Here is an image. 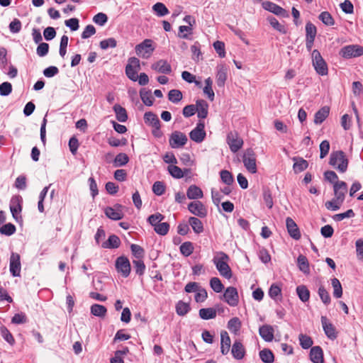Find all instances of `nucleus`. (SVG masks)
<instances>
[{
    "label": "nucleus",
    "instance_id": "63",
    "mask_svg": "<svg viewBox=\"0 0 363 363\" xmlns=\"http://www.w3.org/2000/svg\"><path fill=\"white\" fill-rule=\"evenodd\" d=\"M12 91V85L10 82H5L0 84V95L6 96Z\"/></svg>",
    "mask_w": 363,
    "mask_h": 363
},
{
    "label": "nucleus",
    "instance_id": "42",
    "mask_svg": "<svg viewBox=\"0 0 363 363\" xmlns=\"http://www.w3.org/2000/svg\"><path fill=\"white\" fill-rule=\"evenodd\" d=\"M191 308L188 303H185L182 301H178L176 305V312L180 316H184L189 313Z\"/></svg>",
    "mask_w": 363,
    "mask_h": 363
},
{
    "label": "nucleus",
    "instance_id": "40",
    "mask_svg": "<svg viewBox=\"0 0 363 363\" xmlns=\"http://www.w3.org/2000/svg\"><path fill=\"white\" fill-rule=\"evenodd\" d=\"M259 357L264 363H272L274 361V356L269 349H264L259 352Z\"/></svg>",
    "mask_w": 363,
    "mask_h": 363
},
{
    "label": "nucleus",
    "instance_id": "2",
    "mask_svg": "<svg viewBox=\"0 0 363 363\" xmlns=\"http://www.w3.org/2000/svg\"><path fill=\"white\" fill-rule=\"evenodd\" d=\"M228 255L223 252H220L213 259L220 274L226 279H230L232 277V271L228 264Z\"/></svg>",
    "mask_w": 363,
    "mask_h": 363
},
{
    "label": "nucleus",
    "instance_id": "17",
    "mask_svg": "<svg viewBox=\"0 0 363 363\" xmlns=\"http://www.w3.org/2000/svg\"><path fill=\"white\" fill-rule=\"evenodd\" d=\"M286 225L289 235L294 240H298L301 235L294 220L291 218L287 217L286 219Z\"/></svg>",
    "mask_w": 363,
    "mask_h": 363
},
{
    "label": "nucleus",
    "instance_id": "21",
    "mask_svg": "<svg viewBox=\"0 0 363 363\" xmlns=\"http://www.w3.org/2000/svg\"><path fill=\"white\" fill-rule=\"evenodd\" d=\"M310 359L313 363H323V351L320 346H314L311 348Z\"/></svg>",
    "mask_w": 363,
    "mask_h": 363
},
{
    "label": "nucleus",
    "instance_id": "52",
    "mask_svg": "<svg viewBox=\"0 0 363 363\" xmlns=\"http://www.w3.org/2000/svg\"><path fill=\"white\" fill-rule=\"evenodd\" d=\"M294 160H296V162L294 164L293 168L296 172H301L305 170L308 166V162L303 158L298 160L294 158Z\"/></svg>",
    "mask_w": 363,
    "mask_h": 363
},
{
    "label": "nucleus",
    "instance_id": "59",
    "mask_svg": "<svg viewBox=\"0 0 363 363\" xmlns=\"http://www.w3.org/2000/svg\"><path fill=\"white\" fill-rule=\"evenodd\" d=\"M169 229V225L168 223L164 222V223H160L159 224L154 226L155 231L160 235H165L167 234Z\"/></svg>",
    "mask_w": 363,
    "mask_h": 363
},
{
    "label": "nucleus",
    "instance_id": "6",
    "mask_svg": "<svg viewBox=\"0 0 363 363\" xmlns=\"http://www.w3.org/2000/svg\"><path fill=\"white\" fill-rule=\"evenodd\" d=\"M242 162L245 168L252 174L257 172L256 156L252 148H247L242 156Z\"/></svg>",
    "mask_w": 363,
    "mask_h": 363
},
{
    "label": "nucleus",
    "instance_id": "29",
    "mask_svg": "<svg viewBox=\"0 0 363 363\" xmlns=\"http://www.w3.org/2000/svg\"><path fill=\"white\" fill-rule=\"evenodd\" d=\"M297 265L300 271L305 274L310 273L309 262L307 257L303 255H300L297 258Z\"/></svg>",
    "mask_w": 363,
    "mask_h": 363
},
{
    "label": "nucleus",
    "instance_id": "7",
    "mask_svg": "<svg viewBox=\"0 0 363 363\" xmlns=\"http://www.w3.org/2000/svg\"><path fill=\"white\" fill-rule=\"evenodd\" d=\"M115 267L118 273L126 278L131 271V266L129 259L125 256L118 257L115 262Z\"/></svg>",
    "mask_w": 363,
    "mask_h": 363
},
{
    "label": "nucleus",
    "instance_id": "37",
    "mask_svg": "<svg viewBox=\"0 0 363 363\" xmlns=\"http://www.w3.org/2000/svg\"><path fill=\"white\" fill-rule=\"evenodd\" d=\"M188 209L191 213L200 218H203L207 215L206 206H188Z\"/></svg>",
    "mask_w": 363,
    "mask_h": 363
},
{
    "label": "nucleus",
    "instance_id": "36",
    "mask_svg": "<svg viewBox=\"0 0 363 363\" xmlns=\"http://www.w3.org/2000/svg\"><path fill=\"white\" fill-rule=\"evenodd\" d=\"M296 293L298 298L303 302H306L310 298V291L304 285H300L296 287Z\"/></svg>",
    "mask_w": 363,
    "mask_h": 363
},
{
    "label": "nucleus",
    "instance_id": "24",
    "mask_svg": "<svg viewBox=\"0 0 363 363\" xmlns=\"http://www.w3.org/2000/svg\"><path fill=\"white\" fill-rule=\"evenodd\" d=\"M220 352L223 355L227 354L230 348V338L226 331L220 333Z\"/></svg>",
    "mask_w": 363,
    "mask_h": 363
},
{
    "label": "nucleus",
    "instance_id": "44",
    "mask_svg": "<svg viewBox=\"0 0 363 363\" xmlns=\"http://www.w3.org/2000/svg\"><path fill=\"white\" fill-rule=\"evenodd\" d=\"M194 245L191 242L186 241L182 243L179 247L180 252L184 257L190 256L194 252Z\"/></svg>",
    "mask_w": 363,
    "mask_h": 363
},
{
    "label": "nucleus",
    "instance_id": "31",
    "mask_svg": "<svg viewBox=\"0 0 363 363\" xmlns=\"http://www.w3.org/2000/svg\"><path fill=\"white\" fill-rule=\"evenodd\" d=\"M144 121L146 124L151 125L152 128L160 125L157 116L151 111L146 112L144 114Z\"/></svg>",
    "mask_w": 363,
    "mask_h": 363
},
{
    "label": "nucleus",
    "instance_id": "32",
    "mask_svg": "<svg viewBox=\"0 0 363 363\" xmlns=\"http://www.w3.org/2000/svg\"><path fill=\"white\" fill-rule=\"evenodd\" d=\"M186 196L189 199H197L203 196V191L196 185H191L186 191Z\"/></svg>",
    "mask_w": 363,
    "mask_h": 363
},
{
    "label": "nucleus",
    "instance_id": "34",
    "mask_svg": "<svg viewBox=\"0 0 363 363\" xmlns=\"http://www.w3.org/2000/svg\"><path fill=\"white\" fill-rule=\"evenodd\" d=\"M199 313L203 320L213 319L216 317V310L213 308H201Z\"/></svg>",
    "mask_w": 363,
    "mask_h": 363
},
{
    "label": "nucleus",
    "instance_id": "45",
    "mask_svg": "<svg viewBox=\"0 0 363 363\" xmlns=\"http://www.w3.org/2000/svg\"><path fill=\"white\" fill-rule=\"evenodd\" d=\"M331 284L333 288V296L335 298H340L342 296V288L340 281L337 278L331 279Z\"/></svg>",
    "mask_w": 363,
    "mask_h": 363
},
{
    "label": "nucleus",
    "instance_id": "49",
    "mask_svg": "<svg viewBox=\"0 0 363 363\" xmlns=\"http://www.w3.org/2000/svg\"><path fill=\"white\" fill-rule=\"evenodd\" d=\"M152 9L158 16H164L169 13V10L166 6L160 2H157L154 4Z\"/></svg>",
    "mask_w": 363,
    "mask_h": 363
},
{
    "label": "nucleus",
    "instance_id": "38",
    "mask_svg": "<svg viewBox=\"0 0 363 363\" xmlns=\"http://www.w3.org/2000/svg\"><path fill=\"white\" fill-rule=\"evenodd\" d=\"M106 313L107 309L104 306L95 303L91 306V313L95 316L103 318Z\"/></svg>",
    "mask_w": 363,
    "mask_h": 363
},
{
    "label": "nucleus",
    "instance_id": "15",
    "mask_svg": "<svg viewBox=\"0 0 363 363\" xmlns=\"http://www.w3.org/2000/svg\"><path fill=\"white\" fill-rule=\"evenodd\" d=\"M227 143L233 152H237L243 145V140L237 133H230L227 136Z\"/></svg>",
    "mask_w": 363,
    "mask_h": 363
},
{
    "label": "nucleus",
    "instance_id": "12",
    "mask_svg": "<svg viewBox=\"0 0 363 363\" xmlns=\"http://www.w3.org/2000/svg\"><path fill=\"white\" fill-rule=\"evenodd\" d=\"M204 122L199 121V122L196 125V127L194 129H193L189 133V137L191 140L196 143H201L206 137V132L204 130Z\"/></svg>",
    "mask_w": 363,
    "mask_h": 363
},
{
    "label": "nucleus",
    "instance_id": "62",
    "mask_svg": "<svg viewBox=\"0 0 363 363\" xmlns=\"http://www.w3.org/2000/svg\"><path fill=\"white\" fill-rule=\"evenodd\" d=\"M131 252L137 259H140L144 255V250L142 247L136 244H132L130 245Z\"/></svg>",
    "mask_w": 363,
    "mask_h": 363
},
{
    "label": "nucleus",
    "instance_id": "5",
    "mask_svg": "<svg viewBox=\"0 0 363 363\" xmlns=\"http://www.w3.org/2000/svg\"><path fill=\"white\" fill-rule=\"evenodd\" d=\"M140 69V60L135 57H130L125 67V74L132 81L136 82L138 76V72Z\"/></svg>",
    "mask_w": 363,
    "mask_h": 363
},
{
    "label": "nucleus",
    "instance_id": "43",
    "mask_svg": "<svg viewBox=\"0 0 363 363\" xmlns=\"http://www.w3.org/2000/svg\"><path fill=\"white\" fill-rule=\"evenodd\" d=\"M298 340L300 342V345L303 349L307 350L312 347L313 341L310 336L304 334H300L298 336Z\"/></svg>",
    "mask_w": 363,
    "mask_h": 363
},
{
    "label": "nucleus",
    "instance_id": "20",
    "mask_svg": "<svg viewBox=\"0 0 363 363\" xmlns=\"http://www.w3.org/2000/svg\"><path fill=\"white\" fill-rule=\"evenodd\" d=\"M114 206L116 208H113L111 206H108L104 209V213H105L106 216L108 218H109L110 219L115 220H121L123 216V213L121 209H120V207L121 206Z\"/></svg>",
    "mask_w": 363,
    "mask_h": 363
},
{
    "label": "nucleus",
    "instance_id": "60",
    "mask_svg": "<svg viewBox=\"0 0 363 363\" xmlns=\"http://www.w3.org/2000/svg\"><path fill=\"white\" fill-rule=\"evenodd\" d=\"M100 48L102 50H106L109 48H114L117 45V41L113 38H109L108 39L103 40L100 42Z\"/></svg>",
    "mask_w": 363,
    "mask_h": 363
},
{
    "label": "nucleus",
    "instance_id": "13",
    "mask_svg": "<svg viewBox=\"0 0 363 363\" xmlns=\"http://www.w3.org/2000/svg\"><path fill=\"white\" fill-rule=\"evenodd\" d=\"M262 7L265 10L272 12L277 16L284 18H288L289 16V13L285 9L273 2L268 1H264L262 3Z\"/></svg>",
    "mask_w": 363,
    "mask_h": 363
},
{
    "label": "nucleus",
    "instance_id": "30",
    "mask_svg": "<svg viewBox=\"0 0 363 363\" xmlns=\"http://www.w3.org/2000/svg\"><path fill=\"white\" fill-rule=\"evenodd\" d=\"M113 109L116 113V119L124 123L128 120V114L126 110L119 104H115Z\"/></svg>",
    "mask_w": 363,
    "mask_h": 363
},
{
    "label": "nucleus",
    "instance_id": "10",
    "mask_svg": "<svg viewBox=\"0 0 363 363\" xmlns=\"http://www.w3.org/2000/svg\"><path fill=\"white\" fill-rule=\"evenodd\" d=\"M224 301L230 306H237L239 303V296L238 290L235 287L229 286L225 290L223 295Z\"/></svg>",
    "mask_w": 363,
    "mask_h": 363
},
{
    "label": "nucleus",
    "instance_id": "39",
    "mask_svg": "<svg viewBox=\"0 0 363 363\" xmlns=\"http://www.w3.org/2000/svg\"><path fill=\"white\" fill-rule=\"evenodd\" d=\"M267 20L269 23V24L273 27L274 29L277 30V31L283 34H285L286 33V29L285 26L279 23L277 19L274 16H268Z\"/></svg>",
    "mask_w": 363,
    "mask_h": 363
},
{
    "label": "nucleus",
    "instance_id": "8",
    "mask_svg": "<svg viewBox=\"0 0 363 363\" xmlns=\"http://www.w3.org/2000/svg\"><path fill=\"white\" fill-rule=\"evenodd\" d=\"M340 55L346 59L359 57L363 55V47L357 45H350L343 47Z\"/></svg>",
    "mask_w": 363,
    "mask_h": 363
},
{
    "label": "nucleus",
    "instance_id": "22",
    "mask_svg": "<svg viewBox=\"0 0 363 363\" xmlns=\"http://www.w3.org/2000/svg\"><path fill=\"white\" fill-rule=\"evenodd\" d=\"M259 335L266 342H272L274 339V329L269 325H264L259 329Z\"/></svg>",
    "mask_w": 363,
    "mask_h": 363
},
{
    "label": "nucleus",
    "instance_id": "16",
    "mask_svg": "<svg viewBox=\"0 0 363 363\" xmlns=\"http://www.w3.org/2000/svg\"><path fill=\"white\" fill-rule=\"evenodd\" d=\"M334 192L335 202L341 203L345 199V196L347 192V185L345 182H337L334 186Z\"/></svg>",
    "mask_w": 363,
    "mask_h": 363
},
{
    "label": "nucleus",
    "instance_id": "28",
    "mask_svg": "<svg viewBox=\"0 0 363 363\" xmlns=\"http://www.w3.org/2000/svg\"><path fill=\"white\" fill-rule=\"evenodd\" d=\"M212 200L214 204H233L228 200H223L224 196L220 190L212 189L211 190Z\"/></svg>",
    "mask_w": 363,
    "mask_h": 363
},
{
    "label": "nucleus",
    "instance_id": "18",
    "mask_svg": "<svg viewBox=\"0 0 363 363\" xmlns=\"http://www.w3.org/2000/svg\"><path fill=\"white\" fill-rule=\"evenodd\" d=\"M245 352V349L242 343L239 340H235L231 349V353L233 357L235 359L240 360L244 358Z\"/></svg>",
    "mask_w": 363,
    "mask_h": 363
},
{
    "label": "nucleus",
    "instance_id": "56",
    "mask_svg": "<svg viewBox=\"0 0 363 363\" xmlns=\"http://www.w3.org/2000/svg\"><path fill=\"white\" fill-rule=\"evenodd\" d=\"M318 293L323 303L328 306L330 303L331 298L329 293L327 291L325 287L323 286H320L318 288Z\"/></svg>",
    "mask_w": 363,
    "mask_h": 363
},
{
    "label": "nucleus",
    "instance_id": "61",
    "mask_svg": "<svg viewBox=\"0 0 363 363\" xmlns=\"http://www.w3.org/2000/svg\"><path fill=\"white\" fill-rule=\"evenodd\" d=\"M1 335L3 338L10 345H13L15 342V340L10 333V331L4 326L1 327Z\"/></svg>",
    "mask_w": 363,
    "mask_h": 363
},
{
    "label": "nucleus",
    "instance_id": "57",
    "mask_svg": "<svg viewBox=\"0 0 363 363\" xmlns=\"http://www.w3.org/2000/svg\"><path fill=\"white\" fill-rule=\"evenodd\" d=\"M318 18L326 26H333L335 24L333 18L328 11L320 13Z\"/></svg>",
    "mask_w": 363,
    "mask_h": 363
},
{
    "label": "nucleus",
    "instance_id": "64",
    "mask_svg": "<svg viewBox=\"0 0 363 363\" xmlns=\"http://www.w3.org/2000/svg\"><path fill=\"white\" fill-rule=\"evenodd\" d=\"M208 297L207 291L205 289L199 288L195 294V301L197 303L203 302Z\"/></svg>",
    "mask_w": 363,
    "mask_h": 363
},
{
    "label": "nucleus",
    "instance_id": "33",
    "mask_svg": "<svg viewBox=\"0 0 363 363\" xmlns=\"http://www.w3.org/2000/svg\"><path fill=\"white\" fill-rule=\"evenodd\" d=\"M140 96L143 102L147 106H151L153 104L154 98L152 96L150 90L142 89L140 91Z\"/></svg>",
    "mask_w": 363,
    "mask_h": 363
},
{
    "label": "nucleus",
    "instance_id": "53",
    "mask_svg": "<svg viewBox=\"0 0 363 363\" xmlns=\"http://www.w3.org/2000/svg\"><path fill=\"white\" fill-rule=\"evenodd\" d=\"M317 33L316 27L311 22L306 25V38L315 40Z\"/></svg>",
    "mask_w": 363,
    "mask_h": 363
},
{
    "label": "nucleus",
    "instance_id": "58",
    "mask_svg": "<svg viewBox=\"0 0 363 363\" xmlns=\"http://www.w3.org/2000/svg\"><path fill=\"white\" fill-rule=\"evenodd\" d=\"M167 169L169 173L174 178L181 179L184 177V172L182 169L176 165H169Z\"/></svg>",
    "mask_w": 363,
    "mask_h": 363
},
{
    "label": "nucleus",
    "instance_id": "23",
    "mask_svg": "<svg viewBox=\"0 0 363 363\" xmlns=\"http://www.w3.org/2000/svg\"><path fill=\"white\" fill-rule=\"evenodd\" d=\"M208 104L203 99H199L196 102V111L199 118L204 119L208 116Z\"/></svg>",
    "mask_w": 363,
    "mask_h": 363
},
{
    "label": "nucleus",
    "instance_id": "51",
    "mask_svg": "<svg viewBox=\"0 0 363 363\" xmlns=\"http://www.w3.org/2000/svg\"><path fill=\"white\" fill-rule=\"evenodd\" d=\"M16 230V226L11 223H6L0 227V233L6 236H11L15 233Z\"/></svg>",
    "mask_w": 363,
    "mask_h": 363
},
{
    "label": "nucleus",
    "instance_id": "46",
    "mask_svg": "<svg viewBox=\"0 0 363 363\" xmlns=\"http://www.w3.org/2000/svg\"><path fill=\"white\" fill-rule=\"evenodd\" d=\"M182 97V93L179 89H172L168 93V99L174 104L179 103Z\"/></svg>",
    "mask_w": 363,
    "mask_h": 363
},
{
    "label": "nucleus",
    "instance_id": "47",
    "mask_svg": "<svg viewBox=\"0 0 363 363\" xmlns=\"http://www.w3.org/2000/svg\"><path fill=\"white\" fill-rule=\"evenodd\" d=\"M241 327V322L237 317L231 318L228 322V328L233 333H237Z\"/></svg>",
    "mask_w": 363,
    "mask_h": 363
},
{
    "label": "nucleus",
    "instance_id": "27",
    "mask_svg": "<svg viewBox=\"0 0 363 363\" xmlns=\"http://www.w3.org/2000/svg\"><path fill=\"white\" fill-rule=\"evenodd\" d=\"M121 240L116 235H111L108 237V240L101 244V247L106 249H114L119 247Z\"/></svg>",
    "mask_w": 363,
    "mask_h": 363
},
{
    "label": "nucleus",
    "instance_id": "3",
    "mask_svg": "<svg viewBox=\"0 0 363 363\" xmlns=\"http://www.w3.org/2000/svg\"><path fill=\"white\" fill-rule=\"evenodd\" d=\"M311 57L313 65L316 72L322 76L327 75L328 73V66L320 52L318 50H314L312 52Z\"/></svg>",
    "mask_w": 363,
    "mask_h": 363
},
{
    "label": "nucleus",
    "instance_id": "1",
    "mask_svg": "<svg viewBox=\"0 0 363 363\" xmlns=\"http://www.w3.org/2000/svg\"><path fill=\"white\" fill-rule=\"evenodd\" d=\"M349 161L342 150L333 151L330 155L329 164L340 173H345L348 167Z\"/></svg>",
    "mask_w": 363,
    "mask_h": 363
},
{
    "label": "nucleus",
    "instance_id": "41",
    "mask_svg": "<svg viewBox=\"0 0 363 363\" xmlns=\"http://www.w3.org/2000/svg\"><path fill=\"white\" fill-rule=\"evenodd\" d=\"M269 296L274 300H280L281 298V289L276 284L271 285L269 289Z\"/></svg>",
    "mask_w": 363,
    "mask_h": 363
},
{
    "label": "nucleus",
    "instance_id": "55",
    "mask_svg": "<svg viewBox=\"0 0 363 363\" xmlns=\"http://www.w3.org/2000/svg\"><path fill=\"white\" fill-rule=\"evenodd\" d=\"M133 264L135 273L139 276L143 275L146 268L144 262L141 259H135L133 261Z\"/></svg>",
    "mask_w": 363,
    "mask_h": 363
},
{
    "label": "nucleus",
    "instance_id": "25",
    "mask_svg": "<svg viewBox=\"0 0 363 363\" xmlns=\"http://www.w3.org/2000/svg\"><path fill=\"white\" fill-rule=\"evenodd\" d=\"M228 69L224 65L217 67L216 83L219 87H223L227 79Z\"/></svg>",
    "mask_w": 363,
    "mask_h": 363
},
{
    "label": "nucleus",
    "instance_id": "4",
    "mask_svg": "<svg viewBox=\"0 0 363 363\" xmlns=\"http://www.w3.org/2000/svg\"><path fill=\"white\" fill-rule=\"evenodd\" d=\"M135 49L138 56L147 59L155 50V46L151 39H145L142 43L137 45Z\"/></svg>",
    "mask_w": 363,
    "mask_h": 363
},
{
    "label": "nucleus",
    "instance_id": "14",
    "mask_svg": "<svg viewBox=\"0 0 363 363\" xmlns=\"http://www.w3.org/2000/svg\"><path fill=\"white\" fill-rule=\"evenodd\" d=\"M321 324L325 335L331 340L337 337V332L335 326L328 321L326 316L321 317Z\"/></svg>",
    "mask_w": 363,
    "mask_h": 363
},
{
    "label": "nucleus",
    "instance_id": "35",
    "mask_svg": "<svg viewBox=\"0 0 363 363\" xmlns=\"http://www.w3.org/2000/svg\"><path fill=\"white\" fill-rule=\"evenodd\" d=\"M189 223L195 233L200 234L203 231V223L199 218L196 217H190L189 219Z\"/></svg>",
    "mask_w": 363,
    "mask_h": 363
},
{
    "label": "nucleus",
    "instance_id": "26",
    "mask_svg": "<svg viewBox=\"0 0 363 363\" xmlns=\"http://www.w3.org/2000/svg\"><path fill=\"white\" fill-rule=\"evenodd\" d=\"M329 113L330 108L328 106L322 107L315 113L314 123L317 125L321 124L328 116Z\"/></svg>",
    "mask_w": 363,
    "mask_h": 363
},
{
    "label": "nucleus",
    "instance_id": "50",
    "mask_svg": "<svg viewBox=\"0 0 363 363\" xmlns=\"http://www.w3.org/2000/svg\"><path fill=\"white\" fill-rule=\"evenodd\" d=\"M220 177L222 182L228 186L231 185L234 182L233 174L228 170H221L220 172Z\"/></svg>",
    "mask_w": 363,
    "mask_h": 363
},
{
    "label": "nucleus",
    "instance_id": "9",
    "mask_svg": "<svg viewBox=\"0 0 363 363\" xmlns=\"http://www.w3.org/2000/svg\"><path fill=\"white\" fill-rule=\"evenodd\" d=\"M186 135L180 131H174L169 139V143L172 148H179L187 143Z\"/></svg>",
    "mask_w": 363,
    "mask_h": 363
},
{
    "label": "nucleus",
    "instance_id": "48",
    "mask_svg": "<svg viewBox=\"0 0 363 363\" xmlns=\"http://www.w3.org/2000/svg\"><path fill=\"white\" fill-rule=\"evenodd\" d=\"M129 162V157L125 153L118 154L113 161L115 167H122Z\"/></svg>",
    "mask_w": 363,
    "mask_h": 363
},
{
    "label": "nucleus",
    "instance_id": "19",
    "mask_svg": "<svg viewBox=\"0 0 363 363\" xmlns=\"http://www.w3.org/2000/svg\"><path fill=\"white\" fill-rule=\"evenodd\" d=\"M151 68L157 72L162 74H170L172 67L167 60H160L157 62L152 65Z\"/></svg>",
    "mask_w": 363,
    "mask_h": 363
},
{
    "label": "nucleus",
    "instance_id": "11",
    "mask_svg": "<svg viewBox=\"0 0 363 363\" xmlns=\"http://www.w3.org/2000/svg\"><path fill=\"white\" fill-rule=\"evenodd\" d=\"M21 257L16 252H11L9 260V270L13 277H20L21 274Z\"/></svg>",
    "mask_w": 363,
    "mask_h": 363
},
{
    "label": "nucleus",
    "instance_id": "54",
    "mask_svg": "<svg viewBox=\"0 0 363 363\" xmlns=\"http://www.w3.org/2000/svg\"><path fill=\"white\" fill-rule=\"evenodd\" d=\"M210 286L216 293H220L224 289V286L218 277H213L210 279Z\"/></svg>",
    "mask_w": 363,
    "mask_h": 363
}]
</instances>
